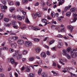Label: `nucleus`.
I'll return each instance as SVG.
<instances>
[{
  "label": "nucleus",
  "mask_w": 77,
  "mask_h": 77,
  "mask_svg": "<svg viewBox=\"0 0 77 77\" xmlns=\"http://www.w3.org/2000/svg\"><path fill=\"white\" fill-rule=\"evenodd\" d=\"M10 60L11 63H14L15 62V60H14V59L13 58H11L10 59Z\"/></svg>",
  "instance_id": "16"
},
{
  "label": "nucleus",
  "mask_w": 77,
  "mask_h": 77,
  "mask_svg": "<svg viewBox=\"0 0 77 77\" xmlns=\"http://www.w3.org/2000/svg\"><path fill=\"white\" fill-rule=\"evenodd\" d=\"M60 17H58L57 18V19L58 20H59V21L60 22H61V21H62V20H61V19H60Z\"/></svg>",
  "instance_id": "49"
},
{
  "label": "nucleus",
  "mask_w": 77,
  "mask_h": 77,
  "mask_svg": "<svg viewBox=\"0 0 77 77\" xmlns=\"http://www.w3.org/2000/svg\"><path fill=\"white\" fill-rule=\"evenodd\" d=\"M36 14L38 17H41V14H40L39 13H37Z\"/></svg>",
  "instance_id": "34"
},
{
  "label": "nucleus",
  "mask_w": 77,
  "mask_h": 77,
  "mask_svg": "<svg viewBox=\"0 0 77 77\" xmlns=\"http://www.w3.org/2000/svg\"><path fill=\"white\" fill-rule=\"evenodd\" d=\"M25 21L26 22V23H30V21H29V19H28V18H26Z\"/></svg>",
  "instance_id": "39"
},
{
  "label": "nucleus",
  "mask_w": 77,
  "mask_h": 77,
  "mask_svg": "<svg viewBox=\"0 0 77 77\" xmlns=\"http://www.w3.org/2000/svg\"><path fill=\"white\" fill-rule=\"evenodd\" d=\"M67 52H69L71 50V48H70V47H69L68 48H67Z\"/></svg>",
  "instance_id": "46"
},
{
  "label": "nucleus",
  "mask_w": 77,
  "mask_h": 77,
  "mask_svg": "<svg viewBox=\"0 0 77 77\" xmlns=\"http://www.w3.org/2000/svg\"><path fill=\"white\" fill-rule=\"evenodd\" d=\"M41 48H35V51H36V53H39L40 51H41Z\"/></svg>",
  "instance_id": "10"
},
{
  "label": "nucleus",
  "mask_w": 77,
  "mask_h": 77,
  "mask_svg": "<svg viewBox=\"0 0 77 77\" xmlns=\"http://www.w3.org/2000/svg\"><path fill=\"white\" fill-rule=\"evenodd\" d=\"M12 39L14 41H16L18 39V36H14L12 37Z\"/></svg>",
  "instance_id": "15"
},
{
  "label": "nucleus",
  "mask_w": 77,
  "mask_h": 77,
  "mask_svg": "<svg viewBox=\"0 0 77 77\" xmlns=\"http://www.w3.org/2000/svg\"><path fill=\"white\" fill-rule=\"evenodd\" d=\"M21 38H22V39H26V40H27V38L26 37L23 36H21Z\"/></svg>",
  "instance_id": "47"
},
{
  "label": "nucleus",
  "mask_w": 77,
  "mask_h": 77,
  "mask_svg": "<svg viewBox=\"0 0 77 77\" xmlns=\"http://www.w3.org/2000/svg\"><path fill=\"white\" fill-rule=\"evenodd\" d=\"M42 77H48V75L45 73L43 72L42 74Z\"/></svg>",
  "instance_id": "12"
},
{
  "label": "nucleus",
  "mask_w": 77,
  "mask_h": 77,
  "mask_svg": "<svg viewBox=\"0 0 77 77\" xmlns=\"http://www.w3.org/2000/svg\"><path fill=\"white\" fill-rule=\"evenodd\" d=\"M3 8L5 9H6L8 8V7H7L6 5H4L3 6Z\"/></svg>",
  "instance_id": "59"
},
{
  "label": "nucleus",
  "mask_w": 77,
  "mask_h": 77,
  "mask_svg": "<svg viewBox=\"0 0 77 77\" xmlns=\"http://www.w3.org/2000/svg\"><path fill=\"white\" fill-rule=\"evenodd\" d=\"M4 15L3 14L1 13L0 14V20H2L3 18Z\"/></svg>",
  "instance_id": "23"
},
{
  "label": "nucleus",
  "mask_w": 77,
  "mask_h": 77,
  "mask_svg": "<svg viewBox=\"0 0 77 77\" xmlns=\"http://www.w3.org/2000/svg\"><path fill=\"white\" fill-rule=\"evenodd\" d=\"M17 20H22V17H21V16L19 15L17 16Z\"/></svg>",
  "instance_id": "18"
},
{
  "label": "nucleus",
  "mask_w": 77,
  "mask_h": 77,
  "mask_svg": "<svg viewBox=\"0 0 77 77\" xmlns=\"http://www.w3.org/2000/svg\"><path fill=\"white\" fill-rule=\"evenodd\" d=\"M14 75L16 77H18V74H17V72H14Z\"/></svg>",
  "instance_id": "55"
},
{
  "label": "nucleus",
  "mask_w": 77,
  "mask_h": 77,
  "mask_svg": "<svg viewBox=\"0 0 77 77\" xmlns=\"http://www.w3.org/2000/svg\"><path fill=\"white\" fill-rule=\"evenodd\" d=\"M42 21L43 22V23H46L47 22V20L45 19H42Z\"/></svg>",
  "instance_id": "27"
},
{
  "label": "nucleus",
  "mask_w": 77,
  "mask_h": 77,
  "mask_svg": "<svg viewBox=\"0 0 77 77\" xmlns=\"http://www.w3.org/2000/svg\"><path fill=\"white\" fill-rule=\"evenodd\" d=\"M63 56H66L68 54L66 53V51L65 50H63Z\"/></svg>",
  "instance_id": "14"
},
{
  "label": "nucleus",
  "mask_w": 77,
  "mask_h": 77,
  "mask_svg": "<svg viewBox=\"0 0 77 77\" xmlns=\"http://www.w3.org/2000/svg\"><path fill=\"white\" fill-rule=\"evenodd\" d=\"M61 30L62 32H65V27H63V28L61 29Z\"/></svg>",
  "instance_id": "42"
},
{
  "label": "nucleus",
  "mask_w": 77,
  "mask_h": 77,
  "mask_svg": "<svg viewBox=\"0 0 77 77\" xmlns=\"http://www.w3.org/2000/svg\"><path fill=\"white\" fill-rule=\"evenodd\" d=\"M76 10V8H73L70 9V11L72 12H75Z\"/></svg>",
  "instance_id": "19"
},
{
  "label": "nucleus",
  "mask_w": 77,
  "mask_h": 77,
  "mask_svg": "<svg viewBox=\"0 0 77 77\" xmlns=\"http://www.w3.org/2000/svg\"><path fill=\"white\" fill-rule=\"evenodd\" d=\"M23 57V55H22V53L20 52L18 54V56L17 57V60H20L21 59H22Z\"/></svg>",
  "instance_id": "5"
},
{
  "label": "nucleus",
  "mask_w": 77,
  "mask_h": 77,
  "mask_svg": "<svg viewBox=\"0 0 77 77\" xmlns=\"http://www.w3.org/2000/svg\"><path fill=\"white\" fill-rule=\"evenodd\" d=\"M35 75L33 73H30L28 75V77H34Z\"/></svg>",
  "instance_id": "20"
},
{
  "label": "nucleus",
  "mask_w": 77,
  "mask_h": 77,
  "mask_svg": "<svg viewBox=\"0 0 77 77\" xmlns=\"http://www.w3.org/2000/svg\"><path fill=\"white\" fill-rule=\"evenodd\" d=\"M44 47H45V48H48V49H49V47H48V46H47L46 45H44Z\"/></svg>",
  "instance_id": "60"
},
{
  "label": "nucleus",
  "mask_w": 77,
  "mask_h": 77,
  "mask_svg": "<svg viewBox=\"0 0 77 77\" xmlns=\"http://www.w3.org/2000/svg\"><path fill=\"white\" fill-rule=\"evenodd\" d=\"M4 21H5V22L8 23V22H9V19L7 18H5L4 19Z\"/></svg>",
  "instance_id": "33"
},
{
  "label": "nucleus",
  "mask_w": 77,
  "mask_h": 77,
  "mask_svg": "<svg viewBox=\"0 0 77 77\" xmlns=\"http://www.w3.org/2000/svg\"><path fill=\"white\" fill-rule=\"evenodd\" d=\"M63 46V43H59L57 45V47L59 48H62V47Z\"/></svg>",
  "instance_id": "9"
},
{
  "label": "nucleus",
  "mask_w": 77,
  "mask_h": 77,
  "mask_svg": "<svg viewBox=\"0 0 77 77\" xmlns=\"http://www.w3.org/2000/svg\"><path fill=\"white\" fill-rule=\"evenodd\" d=\"M53 65L54 66H56V64L55 63H54Z\"/></svg>",
  "instance_id": "64"
},
{
  "label": "nucleus",
  "mask_w": 77,
  "mask_h": 77,
  "mask_svg": "<svg viewBox=\"0 0 77 77\" xmlns=\"http://www.w3.org/2000/svg\"><path fill=\"white\" fill-rule=\"evenodd\" d=\"M71 13L70 11H68L67 12L66 14V15L67 16V17H70L71 15Z\"/></svg>",
  "instance_id": "13"
},
{
  "label": "nucleus",
  "mask_w": 77,
  "mask_h": 77,
  "mask_svg": "<svg viewBox=\"0 0 77 77\" xmlns=\"http://www.w3.org/2000/svg\"><path fill=\"white\" fill-rule=\"evenodd\" d=\"M27 53V51L26 50H24L23 51V55H26Z\"/></svg>",
  "instance_id": "25"
},
{
  "label": "nucleus",
  "mask_w": 77,
  "mask_h": 77,
  "mask_svg": "<svg viewBox=\"0 0 77 77\" xmlns=\"http://www.w3.org/2000/svg\"><path fill=\"white\" fill-rule=\"evenodd\" d=\"M47 54L48 55H50V52L49 51H48L47 52Z\"/></svg>",
  "instance_id": "63"
},
{
  "label": "nucleus",
  "mask_w": 77,
  "mask_h": 77,
  "mask_svg": "<svg viewBox=\"0 0 77 77\" xmlns=\"http://www.w3.org/2000/svg\"><path fill=\"white\" fill-rule=\"evenodd\" d=\"M1 11L2 12H5V9L3 8H1Z\"/></svg>",
  "instance_id": "41"
},
{
  "label": "nucleus",
  "mask_w": 77,
  "mask_h": 77,
  "mask_svg": "<svg viewBox=\"0 0 77 77\" xmlns=\"http://www.w3.org/2000/svg\"><path fill=\"white\" fill-rule=\"evenodd\" d=\"M51 28L52 30H54V29H56V26L54 25H53L51 26Z\"/></svg>",
  "instance_id": "29"
},
{
  "label": "nucleus",
  "mask_w": 77,
  "mask_h": 77,
  "mask_svg": "<svg viewBox=\"0 0 77 77\" xmlns=\"http://www.w3.org/2000/svg\"><path fill=\"white\" fill-rule=\"evenodd\" d=\"M9 51L10 53H13L15 51L14 49L11 48L9 49Z\"/></svg>",
  "instance_id": "21"
},
{
  "label": "nucleus",
  "mask_w": 77,
  "mask_h": 77,
  "mask_svg": "<svg viewBox=\"0 0 77 77\" xmlns=\"http://www.w3.org/2000/svg\"><path fill=\"white\" fill-rule=\"evenodd\" d=\"M23 3H27L28 1L27 0H23Z\"/></svg>",
  "instance_id": "45"
},
{
  "label": "nucleus",
  "mask_w": 77,
  "mask_h": 77,
  "mask_svg": "<svg viewBox=\"0 0 77 77\" xmlns=\"http://www.w3.org/2000/svg\"><path fill=\"white\" fill-rule=\"evenodd\" d=\"M5 76V75L4 74L1 73L0 74V77H4Z\"/></svg>",
  "instance_id": "53"
},
{
  "label": "nucleus",
  "mask_w": 77,
  "mask_h": 77,
  "mask_svg": "<svg viewBox=\"0 0 77 77\" xmlns=\"http://www.w3.org/2000/svg\"><path fill=\"white\" fill-rule=\"evenodd\" d=\"M62 62H63V59H62L61 58H60L59 63H60Z\"/></svg>",
  "instance_id": "48"
},
{
  "label": "nucleus",
  "mask_w": 77,
  "mask_h": 77,
  "mask_svg": "<svg viewBox=\"0 0 77 77\" xmlns=\"http://www.w3.org/2000/svg\"><path fill=\"white\" fill-rule=\"evenodd\" d=\"M54 40H53L51 41L50 42H49V45H51L53 43H54Z\"/></svg>",
  "instance_id": "35"
},
{
  "label": "nucleus",
  "mask_w": 77,
  "mask_h": 77,
  "mask_svg": "<svg viewBox=\"0 0 77 77\" xmlns=\"http://www.w3.org/2000/svg\"><path fill=\"white\" fill-rule=\"evenodd\" d=\"M67 57L68 59H71V56L69 55V54H67V55L66 56Z\"/></svg>",
  "instance_id": "26"
},
{
  "label": "nucleus",
  "mask_w": 77,
  "mask_h": 77,
  "mask_svg": "<svg viewBox=\"0 0 77 77\" xmlns=\"http://www.w3.org/2000/svg\"><path fill=\"white\" fill-rule=\"evenodd\" d=\"M34 59H35V57H31L29 59V61H30V62H32L33 60H34Z\"/></svg>",
  "instance_id": "17"
},
{
  "label": "nucleus",
  "mask_w": 77,
  "mask_h": 77,
  "mask_svg": "<svg viewBox=\"0 0 77 77\" xmlns=\"http://www.w3.org/2000/svg\"><path fill=\"white\" fill-rule=\"evenodd\" d=\"M32 43L28 41L26 42L25 43V46L27 47H29L32 46Z\"/></svg>",
  "instance_id": "2"
},
{
  "label": "nucleus",
  "mask_w": 77,
  "mask_h": 77,
  "mask_svg": "<svg viewBox=\"0 0 77 77\" xmlns=\"http://www.w3.org/2000/svg\"><path fill=\"white\" fill-rule=\"evenodd\" d=\"M5 26L6 27V26H8V27H9L10 26V25L9 24H8V23H6L5 24Z\"/></svg>",
  "instance_id": "56"
},
{
  "label": "nucleus",
  "mask_w": 77,
  "mask_h": 77,
  "mask_svg": "<svg viewBox=\"0 0 77 77\" xmlns=\"http://www.w3.org/2000/svg\"><path fill=\"white\" fill-rule=\"evenodd\" d=\"M19 53H20V51L19 50H16L15 51V54H13V57H14V58H17V55Z\"/></svg>",
  "instance_id": "3"
},
{
  "label": "nucleus",
  "mask_w": 77,
  "mask_h": 77,
  "mask_svg": "<svg viewBox=\"0 0 77 77\" xmlns=\"http://www.w3.org/2000/svg\"><path fill=\"white\" fill-rule=\"evenodd\" d=\"M56 37H58V38H63V36L60 34H59Z\"/></svg>",
  "instance_id": "36"
},
{
  "label": "nucleus",
  "mask_w": 77,
  "mask_h": 77,
  "mask_svg": "<svg viewBox=\"0 0 77 77\" xmlns=\"http://www.w3.org/2000/svg\"><path fill=\"white\" fill-rule=\"evenodd\" d=\"M68 9H68V8L67 7L65 8L64 9V11L66 12V11H68Z\"/></svg>",
  "instance_id": "50"
},
{
  "label": "nucleus",
  "mask_w": 77,
  "mask_h": 77,
  "mask_svg": "<svg viewBox=\"0 0 77 77\" xmlns=\"http://www.w3.org/2000/svg\"><path fill=\"white\" fill-rule=\"evenodd\" d=\"M46 4L48 5V6H51V4L50 5V3L48 2H46Z\"/></svg>",
  "instance_id": "44"
},
{
  "label": "nucleus",
  "mask_w": 77,
  "mask_h": 77,
  "mask_svg": "<svg viewBox=\"0 0 77 77\" xmlns=\"http://www.w3.org/2000/svg\"><path fill=\"white\" fill-rule=\"evenodd\" d=\"M29 29H32L34 30H39L40 29L38 28V27L36 26V28L35 27H34L32 26H30L29 27Z\"/></svg>",
  "instance_id": "4"
},
{
  "label": "nucleus",
  "mask_w": 77,
  "mask_h": 77,
  "mask_svg": "<svg viewBox=\"0 0 77 77\" xmlns=\"http://www.w3.org/2000/svg\"><path fill=\"white\" fill-rule=\"evenodd\" d=\"M22 12L23 14V15H26V13L24 11L22 10Z\"/></svg>",
  "instance_id": "57"
},
{
  "label": "nucleus",
  "mask_w": 77,
  "mask_h": 77,
  "mask_svg": "<svg viewBox=\"0 0 77 77\" xmlns=\"http://www.w3.org/2000/svg\"><path fill=\"white\" fill-rule=\"evenodd\" d=\"M71 57L73 59H74V58H75V56L74 55V54L71 55Z\"/></svg>",
  "instance_id": "52"
},
{
  "label": "nucleus",
  "mask_w": 77,
  "mask_h": 77,
  "mask_svg": "<svg viewBox=\"0 0 77 77\" xmlns=\"http://www.w3.org/2000/svg\"><path fill=\"white\" fill-rule=\"evenodd\" d=\"M8 3L10 5H14V2H13L12 1H10L8 2Z\"/></svg>",
  "instance_id": "32"
},
{
  "label": "nucleus",
  "mask_w": 77,
  "mask_h": 77,
  "mask_svg": "<svg viewBox=\"0 0 77 77\" xmlns=\"http://www.w3.org/2000/svg\"><path fill=\"white\" fill-rule=\"evenodd\" d=\"M3 70V69L2 67V66H0V72H2Z\"/></svg>",
  "instance_id": "37"
},
{
  "label": "nucleus",
  "mask_w": 77,
  "mask_h": 77,
  "mask_svg": "<svg viewBox=\"0 0 77 77\" xmlns=\"http://www.w3.org/2000/svg\"><path fill=\"white\" fill-rule=\"evenodd\" d=\"M51 15L52 17H54V16H53L54 15V12L53 11H52L51 12Z\"/></svg>",
  "instance_id": "54"
},
{
  "label": "nucleus",
  "mask_w": 77,
  "mask_h": 77,
  "mask_svg": "<svg viewBox=\"0 0 77 77\" xmlns=\"http://www.w3.org/2000/svg\"><path fill=\"white\" fill-rule=\"evenodd\" d=\"M42 71V69H39V71H38V74L39 75H41V72Z\"/></svg>",
  "instance_id": "24"
},
{
  "label": "nucleus",
  "mask_w": 77,
  "mask_h": 77,
  "mask_svg": "<svg viewBox=\"0 0 77 77\" xmlns=\"http://www.w3.org/2000/svg\"><path fill=\"white\" fill-rule=\"evenodd\" d=\"M34 41H35V42H39V41H40V39L38 38H35L34 39Z\"/></svg>",
  "instance_id": "30"
},
{
  "label": "nucleus",
  "mask_w": 77,
  "mask_h": 77,
  "mask_svg": "<svg viewBox=\"0 0 77 77\" xmlns=\"http://www.w3.org/2000/svg\"><path fill=\"white\" fill-rule=\"evenodd\" d=\"M17 42L20 45H22V44H24V41L20 39L17 41Z\"/></svg>",
  "instance_id": "7"
},
{
  "label": "nucleus",
  "mask_w": 77,
  "mask_h": 77,
  "mask_svg": "<svg viewBox=\"0 0 77 77\" xmlns=\"http://www.w3.org/2000/svg\"><path fill=\"white\" fill-rule=\"evenodd\" d=\"M56 47H55L54 48H51V50H52V51H56Z\"/></svg>",
  "instance_id": "28"
},
{
  "label": "nucleus",
  "mask_w": 77,
  "mask_h": 77,
  "mask_svg": "<svg viewBox=\"0 0 77 77\" xmlns=\"http://www.w3.org/2000/svg\"><path fill=\"white\" fill-rule=\"evenodd\" d=\"M24 69H25V67L24 66H23V67H22L21 70H22V71H23V70H24Z\"/></svg>",
  "instance_id": "62"
},
{
  "label": "nucleus",
  "mask_w": 77,
  "mask_h": 77,
  "mask_svg": "<svg viewBox=\"0 0 77 77\" xmlns=\"http://www.w3.org/2000/svg\"><path fill=\"white\" fill-rule=\"evenodd\" d=\"M63 39H66V40L69 39V38H68V37H67L66 36H64L63 37Z\"/></svg>",
  "instance_id": "40"
},
{
  "label": "nucleus",
  "mask_w": 77,
  "mask_h": 77,
  "mask_svg": "<svg viewBox=\"0 0 77 77\" xmlns=\"http://www.w3.org/2000/svg\"><path fill=\"white\" fill-rule=\"evenodd\" d=\"M2 2L4 5H6V1L5 0H2Z\"/></svg>",
  "instance_id": "31"
},
{
  "label": "nucleus",
  "mask_w": 77,
  "mask_h": 77,
  "mask_svg": "<svg viewBox=\"0 0 77 77\" xmlns=\"http://www.w3.org/2000/svg\"><path fill=\"white\" fill-rule=\"evenodd\" d=\"M74 54V52H73V51H71V56L72 55H73Z\"/></svg>",
  "instance_id": "58"
},
{
  "label": "nucleus",
  "mask_w": 77,
  "mask_h": 77,
  "mask_svg": "<svg viewBox=\"0 0 77 77\" xmlns=\"http://www.w3.org/2000/svg\"><path fill=\"white\" fill-rule=\"evenodd\" d=\"M20 2H16V5L17 6H20Z\"/></svg>",
  "instance_id": "51"
},
{
  "label": "nucleus",
  "mask_w": 77,
  "mask_h": 77,
  "mask_svg": "<svg viewBox=\"0 0 77 77\" xmlns=\"http://www.w3.org/2000/svg\"><path fill=\"white\" fill-rule=\"evenodd\" d=\"M12 23L13 27L15 28V29H18V28L17 27V26H18L16 24H17V22L12 20Z\"/></svg>",
  "instance_id": "1"
},
{
  "label": "nucleus",
  "mask_w": 77,
  "mask_h": 77,
  "mask_svg": "<svg viewBox=\"0 0 77 77\" xmlns=\"http://www.w3.org/2000/svg\"><path fill=\"white\" fill-rule=\"evenodd\" d=\"M67 27L68 29L70 30V33H72L73 29V26L71 25H68L67 26Z\"/></svg>",
  "instance_id": "6"
},
{
  "label": "nucleus",
  "mask_w": 77,
  "mask_h": 77,
  "mask_svg": "<svg viewBox=\"0 0 77 77\" xmlns=\"http://www.w3.org/2000/svg\"><path fill=\"white\" fill-rule=\"evenodd\" d=\"M13 11H15V8L12 7H11L10 9V12H13Z\"/></svg>",
  "instance_id": "22"
},
{
  "label": "nucleus",
  "mask_w": 77,
  "mask_h": 77,
  "mask_svg": "<svg viewBox=\"0 0 77 77\" xmlns=\"http://www.w3.org/2000/svg\"><path fill=\"white\" fill-rule=\"evenodd\" d=\"M57 66L58 68H59V69H60L61 68H62V67L60 65H59V64L57 63Z\"/></svg>",
  "instance_id": "38"
},
{
  "label": "nucleus",
  "mask_w": 77,
  "mask_h": 77,
  "mask_svg": "<svg viewBox=\"0 0 77 77\" xmlns=\"http://www.w3.org/2000/svg\"><path fill=\"white\" fill-rule=\"evenodd\" d=\"M46 53L43 52L41 53V57H46Z\"/></svg>",
  "instance_id": "8"
},
{
  "label": "nucleus",
  "mask_w": 77,
  "mask_h": 77,
  "mask_svg": "<svg viewBox=\"0 0 77 77\" xmlns=\"http://www.w3.org/2000/svg\"><path fill=\"white\" fill-rule=\"evenodd\" d=\"M12 17L14 19H16L17 17H16V16L15 14H13L12 15Z\"/></svg>",
  "instance_id": "43"
},
{
  "label": "nucleus",
  "mask_w": 77,
  "mask_h": 77,
  "mask_svg": "<svg viewBox=\"0 0 77 77\" xmlns=\"http://www.w3.org/2000/svg\"><path fill=\"white\" fill-rule=\"evenodd\" d=\"M63 3H62L61 2H59V6H60V5H62V4H63Z\"/></svg>",
  "instance_id": "61"
},
{
  "label": "nucleus",
  "mask_w": 77,
  "mask_h": 77,
  "mask_svg": "<svg viewBox=\"0 0 77 77\" xmlns=\"http://www.w3.org/2000/svg\"><path fill=\"white\" fill-rule=\"evenodd\" d=\"M11 46L12 48H16L17 47V43L15 42L13 43L12 45H11Z\"/></svg>",
  "instance_id": "11"
}]
</instances>
